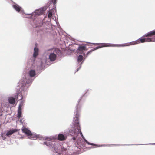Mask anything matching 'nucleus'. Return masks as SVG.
Wrapping results in <instances>:
<instances>
[{"label": "nucleus", "instance_id": "obj_1", "mask_svg": "<svg viewBox=\"0 0 155 155\" xmlns=\"http://www.w3.org/2000/svg\"><path fill=\"white\" fill-rule=\"evenodd\" d=\"M76 109L77 112L74 120V127L72 128V129H70L69 131V134L73 137V139L74 140H78V139L77 137L79 134H80L81 135H82L79 125V115L78 107H77Z\"/></svg>", "mask_w": 155, "mask_h": 155}, {"label": "nucleus", "instance_id": "obj_2", "mask_svg": "<svg viewBox=\"0 0 155 155\" xmlns=\"http://www.w3.org/2000/svg\"><path fill=\"white\" fill-rule=\"evenodd\" d=\"M150 41H153V40L152 39V38H140L135 41L125 44L123 46H128L139 44L140 42L143 43L145 42H149Z\"/></svg>", "mask_w": 155, "mask_h": 155}, {"label": "nucleus", "instance_id": "obj_3", "mask_svg": "<svg viewBox=\"0 0 155 155\" xmlns=\"http://www.w3.org/2000/svg\"><path fill=\"white\" fill-rule=\"evenodd\" d=\"M94 45H98V46L96 48H94V50H96L97 49L100 48H101L105 47H109L111 46L110 44L109 43H94Z\"/></svg>", "mask_w": 155, "mask_h": 155}, {"label": "nucleus", "instance_id": "obj_4", "mask_svg": "<svg viewBox=\"0 0 155 155\" xmlns=\"http://www.w3.org/2000/svg\"><path fill=\"white\" fill-rule=\"evenodd\" d=\"M87 50L86 48V47L85 45L80 46L78 47L77 51L78 53L81 54H83L84 51H87Z\"/></svg>", "mask_w": 155, "mask_h": 155}, {"label": "nucleus", "instance_id": "obj_5", "mask_svg": "<svg viewBox=\"0 0 155 155\" xmlns=\"http://www.w3.org/2000/svg\"><path fill=\"white\" fill-rule=\"evenodd\" d=\"M67 137L61 134H59L58 136V139L60 141H64L66 140Z\"/></svg>", "mask_w": 155, "mask_h": 155}, {"label": "nucleus", "instance_id": "obj_6", "mask_svg": "<svg viewBox=\"0 0 155 155\" xmlns=\"http://www.w3.org/2000/svg\"><path fill=\"white\" fill-rule=\"evenodd\" d=\"M19 130H18L17 129H12L9 130L8 131L6 134L7 136H9L11 135L12 134L15 132H17Z\"/></svg>", "mask_w": 155, "mask_h": 155}, {"label": "nucleus", "instance_id": "obj_7", "mask_svg": "<svg viewBox=\"0 0 155 155\" xmlns=\"http://www.w3.org/2000/svg\"><path fill=\"white\" fill-rule=\"evenodd\" d=\"M22 131L23 132L25 133L28 136L31 135V132L28 129L24 127H22Z\"/></svg>", "mask_w": 155, "mask_h": 155}, {"label": "nucleus", "instance_id": "obj_8", "mask_svg": "<svg viewBox=\"0 0 155 155\" xmlns=\"http://www.w3.org/2000/svg\"><path fill=\"white\" fill-rule=\"evenodd\" d=\"M49 58L50 61H53L55 60L56 58V55L54 53H51L49 55Z\"/></svg>", "mask_w": 155, "mask_h": 155}, {"label": "nucleus", "instance_id": "obj_9", "mask_svg": "<svg viewBox=\"0 0 155 155\" xmlns=\"http://www.w3.org/2000/svg\"><path fill=\"white\" fill-rule=\"evenodd\" d=\"M17 117L19 119H20L22 117L21 109L20 106H19L18 108Z\"/></svg>", "mask_w": 155, "mask_h": 155}, {"label": "nucleus", "instance_id": "obj_10", "mask_svg": "<svg viewBox=\"0 0 155 155\" xmlns=\"http://www.w3.org/2000/svg\"><path fill=\"white\" fill-rule=\"evenodd\" d=\"M13 7L17 12H20L21 9V7L18 5H13Z\"/></svg>", "mask_w": 155, "mask_h": 155}, {"label": "nucleus", "instance_id": "obj_11", "mask_svg": "<svg viewBox=\"0 0 155 155\" xmlns=\"http://www.w3.org/2000/svg\"><path fill=\"white\" fill-rule=\"evenodd\" d=\"M154 35H155V30L149 32L147 34H145V36L146 37H149Z\"/></svg>", "mask_w": 155, "mask_h": 155}, {"label": "nucleus", "instance_id": "obj_12", "mask_svg": "<svg viewBox=\"0 0 155 155\" xmlns=\"http://www.w3.org/2000/svg\"><path fill=\"white\" fill-rule=\"evenodd\" d=\"M38 49L36 48H35L34 49V53L33 56L34 57H36L38 54Z\"/></svg>", "mask_w": 155, "mask_h": 155}, {"label": "nucleus", "instance_id": "obj_13", "mask_svg": "<svg viewBox=\"0 0 155 155\" xmlns=\"http://www.w3.org/2000/svg\"><path fill=\"white\" fill-rule=\"evenodd\" d=\"M29 75L31 77H34L36 74L35 71L34 70H31L29 71Z\"/></svg>", "mask_w": 155, "mask_h": 155}, {"label": "nucleus", "instance_id": "obj_14", "mask_svg": "<svg viewBox=\"0 0 155 155\" xmlns=\"http://www.w3.org/2000/svg\"><path fill=\"white\" fill-rule=\"evenodd\" d=\"M8 101L10 104H14L15 102V99L13 97H10L8 99Z\"/></svg>", "mask_w": 155, "mask_h": 155}, {"label": "nucleus", "instance_id": "obj_15", "mask_svg": "<svg viewBox=\"0 0 155 155\" xmlns=\"http://www.w3.org/2000/svg\"><path fill=\"white\" fill-rule=\"evenodd\" d=\"M84 140L86 142V143H87L88 144V145L95 146H96L95 147H99L100 146V145H98L94 144H93V143H90L89 142H88L85 139H84Z\"/></svg>", "mask_w": 155, "mask_h": 155}, {"label": "nucleus", "instance_id": "obj_16", "mask_svg": "<svg viewBox=\"0 0 155 155\" xmlns=\"http://www.w3.org/2000/svg\"><path fill=\"white\" fill-rule=\"evenodd\" d=\"M43 143L44 144L48 146L49 147L50 146H51L52 143V142L51 141L44 142Z\"/></svg>", "mask_w": 155, "mask_h": 155}, {"label": "nucleus", "instance_id": "obj_17", "mask_svg": "<svg viewBox=\"0 0 155 155\" xmlns=\"http://www.w3.org/2000/svg\"><path fill=\"white\" fill-rule=\"evenodd\" d=\"M83 59V56L80 55L78 57V62H81Z\"/></svg>", "mask_w": 155, "mask_h": 155}, {"label": "nucleus", "instance_id": "obj_18", "mask_svg": "<svg viewBox=\"0 0 155 155\" xmlns=\"http://www.w3.org/2000/svg\"><path fill=\"white\" fill-rule=\"evenodd\" d=\"M30 136L31 137V138H36L38 136L36 134H32L31 132V135L28 136Z\"/></svg>", "mask_w": 155, "mask_h": 155}, {"label": "nucleus", "instance_id": "obj_19", "mask_svg": "<svg viewBox=\"0 0 155 155\" xmlns=\"http://www.w3.org/2000/svg\"><path fill=\"white\" fill-rule=\"evenodd\" d=\"M6 134L5 135V133H2L1 135V136L2 137L3 139H5L6 138Z\"/></svg>", "mask_w": 155, "mask_h": 155}, {"label": "nucleus", "instance_id": "obj_20", "mask_svg": "<svg viewBox=\"0 0 155 155\" xmlns=\"http://www.w3.org/2000/svg\"><path fill=\"white\" fill-rule=\"evenodd\" d=\"M52 14L51 12H49L48 14V17L49 18H51L52 16Z\"/></svg>", "mask_w": 155, "mask_h": 155}, {"label": "nucleus", "instance_id": "obj_21", "mask_svg": "<svg viewBox=\"0 0 155 155\" xmlns=\"http://www.w3.org/2000/svg\"><path fill=\"white\" fill-rule=\"evenodd\" d=\"M51 2L52 3H53L54 4V5L56 3L57 0H51Z\"/></svg>", "mask_w": 155, "mask_h": 155}, {"label": "nucleus", "instance_id": "obj_22", "mask_svg": "<svg viewBox=\"0 0 155 155\" xmlns=\"http://www.w3.org/2000/svg\"><path fill=\"white\" fill-rule=\"evenodd\" d=\"M92 51H89L87 53V54L88 55L91 52H92Z\"/></svg>", "mask_w": 155, "mask_h": 155}, {"label": "nucleus", "instance_id": "obj_23", "mask_svg": "<svg viewBox=\"0 0 155 155\" xmlns=\"http://www.w3.org/2000/svg\"><path fill=\"white\" fill-rule=\"evenodd\" d=\"M114 145V146H117L118 145Z\"/></svg>", "mask_w": 155, "mask_h": 155}, {"label": "nucleus", "instance_id": "obj_24", "mask_svg": "<svg viewBox=\"0 0 155 155\" xmlns=\"http://www.w3.org/2000/svg\"><path fill=\"white\" fill-rule=\"evenodd\" d=\"M18 93H17V96H18Z\"/></svg>", "mask_w": 155, "mask_h": 155}, {"label": "nucleus", "instance_id": "obj_25", "mask_svg": "<svg viewBox=\"0 0 155 155\" xmlns=\"http://www.w3.org/2000/svg\"><path fill=\"white\" fill-rule=\"evenodd\" d=\"M22 99V97L20 99L21 100V99Z\"/></svg>", "mask_w": 155, "mask_h": 155}]
</instances>
